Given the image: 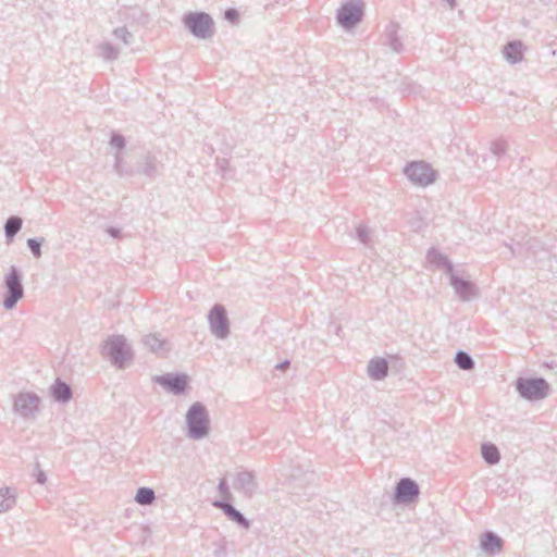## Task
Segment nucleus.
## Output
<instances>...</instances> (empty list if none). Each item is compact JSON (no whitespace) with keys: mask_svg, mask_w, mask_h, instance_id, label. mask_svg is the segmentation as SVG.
Instances as JSON below:
<instances>
[{"mask_svg":"<svg viewBox=\"0 0 557 557\" xmlns=\"http://www.w3.org/2000/svg\"><path fill=\"white\" fill-rule=\"evenodd\" d=\"M482 546L485 550L493 553L500 549L502 541L493 534H485L482 539Z\"/></svg>","mask_w":557,"mask_h":557,"instance_id":"9b49d317","label":"nucleus"},{"mask_svg":"<svg viewBox=\"0 0 557 557\" xmlns=\"http://www.w3.org/2000/svg\"><path fill=\"white\" fill-rule=\"evenodd\" d=\"M158 382L175 394L182 393L187 387L186 375H166L158 377Z\"/></svg>","mask_w":557,"mask_h":557,"instance_id":"1a4fd4ad","label":"nucleus"},{"mask_svg":"<svg viewBox=\"0 0 557 557\" xmlns=\"http://www.w3.org/2000/svg\"><path fill=\"white\" fill-rule=\"evenodd\" d=\"M368 371L372 379L380 380L387 373V362L384 359L372 360L368 367Z\"/></svg>","mask_w":557,"mask_h":557,"instance_id":"9d476101","label":"nucleus"},{"mask_svg":"<svg viewBox=\"0 0 557 557\" xmlns=\"http://www.w3.org/2000/svg\"><path fill=\"white\" fill-rule=\"evenodd\" d=\"M362 15V8L359 3H348L338 11V22L344 27H351Z\"/></svg>","mask_w":557,"mask_h":557,"instance_id":"39448f33","label":"nucleus"},{"mask_svg":"<svg viewBox=\"0 0 557 557\" xmlns=\"http://www.w3.org/2000/svg\"><path fill=\"white\" fill-rule=\"evenodd\" d=\"M14 504V497L9 490H0V512L8 510Z\"/></svg>","mask_w":557,"mask_h":557,"instance_id":"f3484780","label":"nucleus"},{"mask_svg":"<svg viewBox=\"0 0 557 557\" xmlns=\"http://www.w3.org/2000/svg\"><path fill=\"white\" fill-rule=\"evenodd\" d=\"M156 341H157L156 337L149 338L148 343H149L150 347H152V348L154 347V344L152 342H156Z\"/></svg>","mask_w":557,"mask_h":557,"instance_id":"412c9836","label":"nucleus"},{"mask_svg":"<svg viewBox=\"0 0 557 557\" xmlns=\"http://www.w3.org/2000/svg\"><path fill=\"white\" fill-rule=\"evenodd\" d=\"M135 499L140 505H149L154 499V493L150 488L141 487L138 490Z\"/></svg>","mask_w":557,"mask_h":557,"instance_id":"4468645a","label":"nucleus"},{"mask_svg":"<svg viewBox=\"0 0 557 557\" xmlns=\"http://www.w3.org/2000/svg\"><path fill=\"white\" fill-rule=\"evenodd\" d=\"M408 177L416 184L425 186L434 181L433 170L423 162H413L407 168Z\"/></svg>","mask_w":557,"mask_h":557,"instance_id":"20e7f679","label":"nucleus"},{"mask_svg":"<svg viewBox=\"0 0 557 557\" xmlns=\"http://www.w3.org/2000/svg\"><path fill=\"white\" fill-rule=\"evenodd\" d=\"M209 320L212 331L220 337L225 336L227 333V324L224 309L220 306H215L210 312Z\"/></svg>","mask_w":557,"mask_h":557,"instance_id":"423d86ee","label":"nucleus"},{"mask_svg":"<svg viewBox=\"0 0 557 557\" xmlns=\"http://www.w3.org/2000/svg\"><path fill=\"white\" fill-rule=\"evenodd\" d=\"M28 246L30 247V249L35 253V256L38 257L40 255L39 244L35 239H29L28 240Z\"/></svg>","mask_w":557,"mask_h":557,"instance_id":"6ab92c4d","label":"nucleus"},{"mask_svg":"<svg viewBox=\"0 0 557 557\" xmlns=\"http://www.w3.org/2000/svg\"><path fill=\"white\" fill-rule=\"evenodd\" d=\"M5 282L11 296L4 300V306L8 309H11L16 304V301L23 296V289L20 284L18 276L15 272L9 274Z\"/></svg>","mask_w":557,"mask_h":557,"instance_id":"0eeeda50","label":"nucleus"},{"mask_svg":"<svg viewBox=\"0 0 557 557\" xmlns=\"http://www.w3.org/2000/svg\"><path fill=\"white\" fill-rule=\"evenodd\" d=\"M52 394L58 400H67L71 397V389L66 384L57 382L52 388Z\"/></svg>","mask_w":557,"mask_h":557,"instance_id":"ddd939ff","label":"nucleus"},{"mask_svg":"<svg viewBox=\"0 0 557 557\" xmlns=\"http://www.w3.org/2000/svg\"><path fill=\"white\" fill-rule=\"evenodd\" d=\"M504 53L509 61L516 62L522 57V47L520 44H509L506 46Z\"/></svg>","mask_w":557,"mask_h":557,"instance_id":"f8f14e48","label":"nucleus"},{"mask_svg":"<svg viewBox=\"0 0 557 557\" xmlns=\"http://www.w3.org/2000/svg\"><path fill=\"white\" fill-rule=\"evenodd\" d=\"M185 25L200 38L208 37L212 32V20L206 13H189L184 17Z\"/></svg>","mask_w":557,"mask_h":557,"instance_id":"f03ea898","label":"nucleus"},{"mask_svg":"<svg viewBox=\"0 0 557 557\" xmlns=\"http://www.w3.org/2000/svg\"><path fill=\"white\" fill-rule=\"evenodd\" d=\"M518 391L523 397L537 400L546 396L548 385L543 379L519 380Z\"/></svg>","mask_w":557,"mask_h":557,"instance_id":"7ed1b4c3","label":"nucleus"},{"mask_svg":"<svg viewBox=\"0 0 557 557\" xmlns=\"http://www.w3.org/2000/svg\"><path fill=\"white\" fill-rule=\"evenodd\" d=\"M456 362L457 364L461 368V369H465V370H468L470 368H472V360L471 358L465 354V352H459L457 354L456 356Z\"/></svg>","mask_w":557,"mask_h":557,"instance_id":"a211bd4d","label":"nucleus"},{"mask_svg":"<svg viewBox=\"0 0 557 557\" xmlns=\"http://www.w3.org/2000/svg\"><path fill=\"white\" fill-rule=\"evenodd\" d=\"M419 493L417 484L409 480L404 479L401 480L396 490V498L399 502H411Z\"/></svg>","mask_w":557,"mask_h":557,"instance_id":"6e6552de","label":"nucleus"},{"mask_svg":"<svg viewBox=\"0 0 557 557\" xmlns=\"http://www.w3.org/2000/svg\"><path fill=\"white\" fill-rule=\"evenodd\" d=\"M187 423L194 437H201L207 433L208 419L205 408L195 404L187 413Z\"/></svg>","mask_w":557,"mask_h":557,"instance_id":"f257e3e1","label":"nucleus"},{"mask_svg":"<svg viewBox=\"0 0 557 557\" xmlns=\"http://www.w3.org/2000/svg\"><path fill=\"white\" fill-rule=\"evenodd\" d=\"M482 455L488 463H496L499 460L498 449L494 445H483Z\"/></svg>","mask_w":557,"mask_h":557,"instance_id":"2eb2a0df","label":"nucleus"},{"mask_svg":"<svg viewBox=\"0 0 557 557\" xmlns=\"http://www.w3.org/2000/svg\"><path fill=\"white\" fill-rule=\"evenodd\" d=\"M225 17L231 22H234L237 18V12L235 10H228L225 13Z\"/></svg>","mask_w":557,"mask_h":557,"instance_id":"aec40b11","label":"nucleus"},{"mask_svg":"<svg viewBox=\"0 0 557 557\" xmlns=\"http://www.w3.org/2000/svg\"><path fill=\"white\" fill-rule=\"evenodd\" d=\"M22 220L16 216L10 218L5 223V234L8 237H13L21 228Z\"/></svg>","mask_w":557,"mask_h":557,"instance_id":"dca6fc26","label":"nucleus"}]
</instances>
